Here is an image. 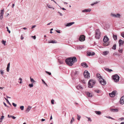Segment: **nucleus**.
<instances>
[{
	"instance_id": "nucleus-5",
	"label": "nucleus",
	"mask_w": 124,
	"mask_h": 124,
	"mask_svg": "<svg viewBox=\"0 0 124 124\" xmlns=\"http://www.w3.org/2000/svg\"><path fill=\"white\" fill-rule=\"evenodd\" d=\"M119 78V76L117 74L113 75V79L115 82H118Z\"/></svg>"
},
{
	"instance_id": "nucleus-2",
	"label": "nucleus",
	"mask_w": 124,
	"mask_h": 124,
	"mask_svg": "<svg viewBox=\"0 0 124 124\" xmlns=\"http://www.w3.org/2000/svg\"><path fill=\"white\" fill-rule=\"evenodd\" d=\"M108 40L109 39L106 35L104 36L103 41V45L104 46H107L109 45V43L108 42Z\"/></svg>"
},
{
	"instance_id": "nucleus-31",
	"label": "nucleus",
	"mask_w": 124,
	"mask_h": 124,
	"mask_svg": "<svg viewBox=\"0 0 124 124\" xmlns=\"http://www.w3.org/2000/svg\"><path fill=\"white\" fill-rule=\"evenodd\" d=\"M4 116H1V118H0V122H1L2 121V120L4 118Z\"/></svg>"
},
{
	"instance_id": "nucleus-16",
	"label": "nucleus",
	"mask_w": 124,
	"mask_h": 124,
	"mask_svg": "<svg viewBox=\"0 0 124 124\" xmlns=\"http://www.w3.org/2000/svg\"><path fill=\"white\" fill-rule=\"evenodd\" d=\"M75 23L74 22H72L70 23H68L67 24V25H66V26H70L73 24H74Z\"/></svg>"
},
{
	"instance_id": "nucleus-52",
	"label": "nucleus",
	"mask_w": 124,
	"mask_h": 124,
	"mask_svg": "<svg viewBox=\"0 0 124 124\" xmlns=\"http://www.w3.org/2000/svg\"><path fill=\"white\" fill-rule=\"evenodd\" d=\"M32 37L34 39H35L36 38V37L35 36H32Z\"/></svg>"
},
{
	"instance_id": "nucleus-40",
	"label": "nucleus",
	"mask_w": 124,
	"mask_h": 124,
	"mask_svg": "<svg viewBox=\"0 0 124 124\" xmlns=\"http://www.w3.org/2000/svg\"><path fill=\"white\" fill-rule=\"evenodd\" d=\"M106 117L107 118H108L111 119H113V120H114V119L113 118H112V117H110L109 116H106Z\"/></svg>"
},
{
	"instance_id": "nucleus-37",
	"label": "nucleus",
	"mask_w": 124,
	"mask_h": 124,
	"mask_svg": "<svg viewBox=\"0 0 124 124\" xmlns=\"http://www.w3.org/2000/svg\"><path fill=\"white\" fill-rule=\"evenodd\" d=\"M47 6L49 8H52V7H51V6L48 4H47Z\"/></svg>"
},
{
	"instance_id": "nucleus-23",
	"label": "nucleus",
	"mask_w": 124,
	"mask_h": 124,
	"mask_svg": "<svg viewBox=\"0 0 124 124\" xmlns=\"http://www.w3.org/2000/svg\"><path fill=\"white\" fill-rule=\"evenodd\" d=\"M113 38L114 39L116 40H117V36L116 35H115L114 34H113Z\"/></svg>"
},
{
	"instance_id": "nucleus-6",
	"label": "nucleus",
	"mask_w": 124,
	"mask_h": 124,
	"mask_svg": "<svg viewBox=\"0 0 124 124\" xmlns=\"http://www.w3.org/2000/svg\"><path fill=\"white\" fill-rule=\"evenodd\" d=\"M84 75L85 78H89L90 76V74L87 70H85L84 71Z\"/></svg>"
},
{
	"instance_id": "nucleus-38",
	"label": "nucleus",
	"mask_w": 124,
	"mask_h": 124,
	"mask_svg": "<svg viewBox=\"0 0 124 124\" xmlns=\"http://www.w3.org/2000/svg\"><path fill=\"white\" fill-rule=\"evenodd\" d=\"M118 51L120 53H122L123 52V50L119 49L118 50Z\"/></svg>"
},
{
	"instance_id": "nucleus-58",
	"label": "nucleus",
	"mask_w": 124,
	"mask_h": 124,
	"mask_svg": "<svg viewBox=\"0 0 124 124\" xmlns=\"http://www.w3.org/2000/svg\"><path fill=\"white\" fill-rule=\"evenodd\" d=\"M4 104L5 105V106L6 107H8V106L4 102Z\"/></svg>"
},
{
	"instance_id": "nucleus-12",
	"label": "nucleus",
	"mask_w": 124,
	"mask_h": 124,
	"mask_svg": "<svg viewBox=\"0 0 124 124\" xmlns=\"http://www.w3.org/2000/svg\"><path fill=\"white\" fill-rule=\"evenodd\" d=\"M81 66L83 67L86 68L88 67L87 64L85 62H84L81 64Z\"/></svg>"
},
{
	"instance_id": "nucleus-34",
	"label": "nucleus",
	"mask_w": 124,
	"mask_h": 124,
	"mask_svg": "<svg viewBox=\"0 0 124 124\" xmlns=\"http://www.w3.org/2000/svg\"><path fill=\"white\" fill-rule=\"evenodd\" d=\"M24 106H21L20 107V108L22 110H23L24 109Z\"/></svg>"
},
{
	"instance_id": "nucleus-26",
	"label": "nucleus",
	"mask_w": 124,
	"mask_h": 124,
	"mask_svg": "<svg viewBox=\"0 0 124 124\" xmlns=\"http://www.w3.org/2000/svg\"><path fill=\"white\" fill-rule=\"evenodd\" d=\"M4 9L1 10V13L0 14V15L1 16H3V15L4 14Z\"/></svg>"
},
{
	"instance_id": "nucleus-27",
	"label": "nucleus",
	"mask_w": 124,
	"mask_h": 124,
	"mask_svg": "<svg viewBox=\"0 0 124 124\" xmlns=\"http://www.w3.org/2000/svg\"><path fill=\"white\" fill-rule=\"evenodd\" d=\"M76 88L78 89H82V87L80 85H78L76 86Z\"/></svg>"
},
{
	"instance_id": "nucleus-29",
	"label": "nucleus",
	"mask_w": 124,
	"mask_h": 124,
	"mask_svg": "<svg viewBox=\"0 0 124 124\" xmlns=\"http://www.w3.org/2000/svg\"><path fill=\"white\" fill-rule=\"evenodd\" d=\"M108 52L107 51H105L103 52V54L104 55H106L108 53Z\"/></svg>"
},
{
	"instance_id": "nucleus-39",
	"label": "nucleus",
	"mask_w": 124,
	"mask_h": 124,
	"mask_svg": "<svg viewBox=\"0 0 124 124\" xmlns=\"http://www.w3.org/2000/svg\"><path fill=\"white\" fill-rule=\"evenodd\" d=\"M19 80H20V82H19V83L20 84L22 83V79L21 78H20L19 79Z\"/></svg>"
},
{
	"instance_id": "nucleus-33",
	"label": "nucleus",
	"mask_w": 124,
	"mask_h": 124,
	"mask_svg": "<svg viewBox=\"0 0 124 124\" xmlns=\"http://www.w3.org/2000/svg\"><path fill=\"white\" fill-rule=\"evenodd\" d=\"M28 86L30 87H31L33 86V83H32L29 84Z\"/></svg>"
},
{
	"instance_id": "nucleus-32",
	"label": "nucleus",
	"mask_w": 124,
	"mask_h": 124,
	"mask_svg": "<svg viewBox=\"0 0 124 124\" xmlns=\"http://www.w3.org/2000/svg\"><path fill=\"white\" fill-rule=\"evenodd\" d=\"M77 119L78 120H79L80 118L81 117V116L79 115L78 114L77 115Z\"/></svg>"
},
{
	"instance_id": "nucleus-24",
	"label": "nucleus",
	"mask_w": 124,
	"mask_h": 124,
	"mask_svg": "<svg viewBox=\"0 0 124 124\" xmlns=\"http://www.w3.org/2000/svg\"><path fill=\"white\" fill-rule=\"evenodd\" d=\"M95 112L98 115H100L101 114V113L100 111H95Z\"/></svg>"
},
{
	"instance_id": "nucleus-30",
	"label": "nucleus",
	"mask_w": 124,
	"mask_h": 124,
	"mask_svg": "<svg viewBox=\"0 0 124 124\" xmlns=\"http://www.w3.org/2000/svg\"><path fill=\"white\" fill-rule=\"evenodd\" d=\"M30 78V81L31 82H32L33 83H34L35 82V81L33 78H31V77Z\"/></svg>"
},
{
	"instance_id": "nucleus-51",
	"label": "nucleus",
	"mask_w": 124,
	"mask_h": 124,
	"mask_svg": "<svg viewBox=\"0 0 124 124\" xmlns=\"http://www.w3.org/2000/svg\"><path fill=\"white\" fill-rule=\"evenodd\" d=\"M119 119L121 120H124V118L123 117H121L119 118Z\"/></svg>"
},
{
	"instance_id": "nucleus-1",
	"label": "nucleus",
	"mask_w": 124,
	"mask_h": 124,
	"mask_svg": "<svg viewBox=\"0 0 124 124\" xmlns=\"http://www.w3.org/2000/svg\"><path fill=\"white\" fill-rule=\"evenodd\" d=\"M77 61V60L75 57L69 58L65 60L66 64L70 66H71L74 63Z\"/></svg>"
},
{
	"instance_id": "nucleus-56",
	"label": "nucleus",
	"mask_w": 124,
	"mask_h": 124,
	"mask_svg": "<svg viewBox=\"0 0 124 124\" xmlns=\"http://www.w3.org/2000/svg\"><path fill=\"white\" fill-rule=\"evenodd\" d=\"M0 19L1 20L2 19V18H3V16H0Z\"/></svg>"
},
{
	"instance_id": "nucleus-62",
	"label": "nucleus",
	"mask_w": 124,
	"mask_h": 124,
	"mask_svg": "<svg viewBox=\"0 0 124 124\" xmlns=\"http://www.w3.org/2000/svg\"><path fill=\"white\" fill-rule=\"evenodd\" d=\"M45 119H41V121H45Z\"/></svg>"
},
{
	"instance_id": "nucleus-8",
	"label": "nucleus",
	"mask_w": 124,
	"mask_h": 124,
	"mask_svg": "<svg viewBox=\"0 0 124 124\" xmlns=\"http://www.w3.org/2000/svg\"><path fill=\"white\" fill-rule=\"evenodd\" d=\"M79 40L81 41H83L85 40V36L84 35H81L79 39Z\"/></svg>"
},
{
	"instance_id": "nucleus-53",
	"label": "nucleus",
	"mask_w": 124,
	"mask_h": 124,
	"mask_svg": "<svg viewBox=\"0 0 124 124\" xmlns=\"http://www.w3.org/2000/svg\"><path fill=\"white\" fill-rule=\"evenodd\" d=\"M36 25H34L31 28L32 29H33V28H35L36 27Z\"/></svg>"
},
{
	"instance_id": "nucleus-47",
	"label": "nucleus",
	"mask_w": 124,
	"mask_h": 124,
	"mask_svg": "<svg viewBox=\"0 0 124 124\" xmlns=\"http://www.w3.org/2000/svg\"><path fill=\"white\" fill-rule=\"evenodd\" d=\"M121 35L124 38V32L121 33Z\"/></svg>"
},
{
	"instance_id": "nucleus-45",
	"label": "nucleus",
	"mask_w": 124,
	"mask_h": 124,
	"mask_svg": "<svg viewBox=\"0 0 124 124\" xmlns=\"http://www.w3.org/2000/svg\"><path fill=\"white\" fill-rule=\"evenodd\" d=\"M12 104L15 107H16V104L14 103H13Z\"/></svg>"
},
{
	"instance_id": "nucleus-9",
	"label": "nucleus",
	"mask_w": 124,
	"mask_h": 124,
	"mask_svg": "<svg viewBox=\"0 0 124 124\" xmlns=\"http://www.w3.org/2000/svg\"><path fill=\"white\" fill-rule=\"evenodd\" d=\"M87 55L88 56H92L94 55L95 54V53L94 52L87 51Z\"/></svg>"
},
{
	"instance_id": "nucleus-49",
	"label": "nucleus",
	"mask_w": 124,
	"mask_h": 124,
	"mask_svg": "<svg viewBox=\"0 0 124 124\" xmlns=\"http://www.w3.org/2000/svg\"><path fill=\"white\" fill-rule=\"evenodd\" d=\"M42 81L44 83V84L45 85H47H47L46 83L44 81L43 79H42Z\"/></svg>"
},
{
	"instance_id": "nucleus-36",
	"label": "nucleus",
	"mask_w": 124,
	"mask_h": 124,
	"mask_svg": "<svg viewBox=\"0 0 124 124\" xmlns=\"http://www.w3.org/2000/svg\"><path fill=\"white\" fill-rule=\"evenodd\" d=\"M6 42V41H5L3 40H2V43L5 46L6 45V44H5Z\"/></svg>"
},
{
	"instance_id": "nucleus-50",
	"label": "nucleus",
	"mask_w": 124,
	"mask_h": 124,
	"mask_svg": "<svg viewBox=\"0 0 124 124\" xmlns=\"http://www.w3.org/2000/svg\"><path fill=\"white\" fill-rule=\"evenodd\" d=\"M0 73L2 74V75H3V73L4 72L3 70H1L0 71Z\"/></svg>"
},
{
	"instance_id": "nucleus-55",
	"label": "nucleus",
	"mask_w": 124,
	"mask_h": 124,
	"mask_svg": "<svg viewBox=\"0 0 124 124\" xmlns=\"http://www.w3.org/2000/svg\"><path fill=\"white\" fill-rule=\"evenodd\" d=\"M7 102L9 104V105H11V104L9 102V101H8V100L7 101Z\"/></svg>"
},
{
	"instance_id": "nucleus-3",
	"label": "nucleus",
	"mask_w": 124,
	"mask_h": 124,
	"mask_svg": "<svg viewBox=\"0 0 124 124\" xmlns=\"http://www.w3.org/2000/svg\"><path fill=\"white\" fill-rule=\"evenodd\" d=\"M101 33L99 29H96L95 31V37L96 39H99L101 37Z\"/></svg>"
},
{
	"instance_id": "nucleus-28",
	"label": "nucleus",
	"mask_w": 124,
	"mask_h": 124,
	"mask_svg": "<svg viewBox=\"0 0 124 124\" xmlns=\"http://www.w3.org/2000/svg\"><path fill=\"white\" fill-rule=\"evenodd\" d=\"M116 44H115L112 47V48L114 50H115L116 49Z\"/></svg>"
},
{
	"instance_id": "nucleus-64",
	"label": "nucleus",
	"mask_w": 124,
	"mask_h": 124,
	"mask_svg": "<svg viewBox=\"0 0 124 124\" xmlns=\"http://www.w3.org/2000/svg\"><path fill=\"white\" fill-rule=\"evenodd\" d=\"M120 124H124V122H122Z\"/></svg>"
},
{
	"instance_id": "nucleus-14",
	"label": "nucleus",
	"mask_w": 124,
	"mask_h": 124,
	"mask_svg": "<svg viewBox=\"0 0 124 124\" xmlns=\"http://www.w3.org/2000/svg\"><path fill=\"white\" fill-rule=\"evenodd\" d=\"M119 46H120L121 45H123L124 43V42L121 39H120L119 41Z\"/></svg>"
},
{
	"instance_id": "nucleus-44",
	"label": "nucleus",
	"mask_w": 124,
	"mask_h": 124,
	"mask_svg": "<svg viewBox=\"0 0 124 124\" xmlns=\"http://www.w3.org/2000/svg\"><path fill=\"white\" fill-rule=\"evenodd\" d=\"M54 100H52L51 101V103L53 104H54Z\"/></svg>"
},
{
	"instance_id": "nucleus-59",
	"label": "nucleus",
	"mask_w": 124,
	"mask_h": 124,
	"mask_svg": "<svg viewBox=\"0 0 124 124\" xmlns=\"http://www.w3.org/2000/svg\"><path fill=\"white\" fill-rule=\"evenodd\" d=\"M58 12L60 14V16H62V14L61 13H60L59 12Z\"/></svg>"
},
{
	"instance_id": "nucleus-57",
	"label": "nucleus",
	"mask_w": 124,
	"mask_h": 124,
	"mask_svg": "<svg viewBox=\"0 0 124 124\" xmlns=\"http://www.w3.org/2000/svg\"><path fill=\"white\" fill-rule=\"evenodd\" d=\"M56 31L57 32L59 33H60V32L59 31L56 30Z\"/></svg>"
},
{
	"instance_id": "nucleus-25",
	"label": "nucleus",
	"mask_w": 124,
	"mask_h": 124,
	"mask_svg": "<svg viewBox=\"0 0 124 124\" xmlns=\"http://www.w3.org/2000/svg\"><path fill=\"white\" fill-rule=\"evenodd\" d=\"M105 70L109 72H110L112 71V70L109 69L107 68H105Z\"/></svg>"
},
{
	"instance_id": "nucleus-15",
	"label": "nucleus",
	"mask_w": 124,
	"mask_h": 124,
	"mask_svg": "<svg viewBox=\"0 0 124 124\" xmlns=\"http://www.w3.org/2000/svg\"><path fill=\"white\" fill-rule=\"evenodd\" d=\"M86 94L89 97H92L93 96V95L92 93H91L89 92H87Z\"/></svg>"
},
{
	"instance_id": "nucleus-42",
	"label": "nucleus",
	"mask_w": 124,
	"mask_h": 124,
	"mask_svg": "<svg viewBox=\"0 0 124 124\" xmlns=\"http://www.w3.org/2000/svg\"><path fill=\"white\" fill-rule=\"evenodd\" d=\"M98 2H97V1H96V2H95L94 3H93V4H91V6H93V5H94L95 4H97Z\"/></svg>"
},
{
	"instance_id": "nucleus-4",
	"label": "nucleus",
	"mask_w": 124,
	"mask_h": 124,
	"mask_svg": "<svg viewBox=\"0 0 124 124\" xmlns=\"http://www.w3.org/2000/svg\"><path fill=\"white\" fill-rule=\"evenodd\" d=\"M95 83V80L92 79L90 80L88 82V87L89 88H92Z\"/></svg>"
},
{
	"instance_id": "nucleus-21",
	"label": "nucleus",
	"mask_w": 124,
	"mask_h": 124,
	"mask_svg": "<svg viewBox=\"0 0 124 124\" xmlns=\"http://www.w3.org/2000/svg\"><path fill=\"white\" fill-rule=\"evenodd\" d=\"M111 111L113 112H117L118 111V110L117 108L112 109H111Z\"/></svg>"
},
{
	"instance_id": "nucleus-22",
	"label": "nucleus",
	"mask_w": 124,
	"mask_h": 124,
	"mask_svg": "<svg viewBox=\"0 0 124 124\" xmlns=\"http://www.w3.org/2000/svg\"><path fill=\"white\" fill-rule=\"evenodd\" d=\"M49 43H57V42L55 40H52L51 41H49L48 42Z\"/></svg>"
},
{
	"instance_id": "nucleus-35",
	"label": "nucleus",
	"mask_w": 124,
	"mask_h": 124,
	"mask_svg": "<svg viewBox=\"0 0 124 124\" xmlns=\"http://www.w3.org/2000/svg\"><path fill=\"white\" fill-rule=\"evenodd\" d=\"M74 117H72V119H71V121H70L71 123V124H72L73 122L74 121Z\"/></svg>"
},
{
	"instance_id": "nucleus-60",
	"label": "nucleus",
	"mask_w": 124,
	"mask_h": 124,
	"mask_svg": "<svg viewBox=\"0 0 124 124\" xmlns=\"http://www.w3.org/2000/svg\"><path fill=\"white\" fill-rule=\"evenodd\" d=\"M6 28H7V31H8L9 30V29H8V27H6Z\"/></svg>"
},
{
	"instance_id": "nucleus-61",
	"label": "nucleus",
	"mask_w": 124,
	"mask_h": 124,
	"mask_svg": "<svg viewBox=\"0 0 124 124\" xmlns=\"http://www.w3.org/2000/svg\"><path fill=\"white\" fill-rule=\"evenodd\" d=\"M11 115H8V117H9V118L10 117H11Z\"/></svg>"
},
{
	"instance_id": "nucleus-41",
	"label": "nucleus",
	"mask_w": 124,
	"mask_h": 124,
	"mask_svg": "<svg viewBox=\"0 0 124 124\" xmlns=\"http://www.w3.org/2000/svg\"><path fill=\"white\" fill-rule=\"evenodd\" d=\"M86 117L88 118V121H90V122L92 121V120L90 118L88 117Z\"/></svg>"
},
{
	"instance_id": "nucleus-13",
	"label": "nucleus",
	"mask_w": 124,
	"mask_h": 124,
	"mask_svg": "<svg viewBox=\"0 0 124 124\" xmlns=\"http://www.w3.org/2000/svg\"><path fill=\"white\" fill-rule=\"evenodd\" d=\"M112 16L115 17H120V15L119 14H112Z\"/></svg>"
},
{
	"instance_id": "nucleus-48",
	"label": "nucleus",
	"mask_w": 124,
	"mask_h": 124,
	"mask_svg": "<svg viewBox=\"0 0 124 124\" xmlns=\"http://www.w3.org/2000/svg\"><path fill=\"white\" fill-rule=\"evenodd\" d=\"M46 72L47 74H48L49 75H50L51 74V73L49 72L48 71H46Z\"/></svg>"
},
{
	"instance_id": "nucleus-20",
	"label": "nucleus",
	"mask_w": 124,
	"mask_h": 124,
	"mask_svg": "<svg viewBox=\"0 0 124 124\" xmlns=\"http://www.w3.org/2000/svg\"><path fill=\"white\" fill-rule=\"evenodd\" d=\"M10 63H9L7 65V72H8L9 70V69L10 67Z\"/></svg>"
},
{
	"instance_id": "nucleus-54",
	"label": "nucleus",
	"mask_w": 124,
	"mask_h": 124,
	"mask_svg": "<svg viewBox=\"0 0 124 124\" xmlns=\"http://www.w3.org/2000/svg\"><path fill=\"white\" fill-rule=\"evenodd\" d=\"M23 38H24L23 37L22 35L21 37V39L22 40L23 39Z\"/></svg>"
},
{
	"instance_id": "nucleus-43",
	"label": "nucleus",
	"mask_w": 124,
	"mask_h": 124,
	"mask_svg": "<svg viewBox=\"0 0 124 124\" xmlns=\"http://www.w3.org/2000/svg\"><path fill=\"white\" fill-rule=\"evenodd\" d=\"M95 92H96L98 93H99V92H100L99 90H95Z\"/></svg>"
},
{
	"instance_id": "nucleus-7",
	"label": "nucleus",
	"mask_w": 124,
	"mask_h": 124,
	"mask_svg": "<svg viewBox=\"0 0 124 124\" xmlns=\"http://www.w3.org/2000/svg\"><path fill=\"white\" fill-rule=\"evenodd\" d=\"M100 83L103 85H105L106 84V81L102 78L101 79H99V80Z\"/></svg>"
},
{
	"instance_id": "nucleus-46",
	"label": "nucleus",
	"mask_w": 124,
	"mask_h": 124,
	"mask_svg": "<svg viewBox=\"0 0 124 124\" xmlns=\"http://www.w3.org/2000/svg\"><path fill=\"white\" fill-rule=\"evenodd\" d=\"M11 117H12L13 119H15L16 118V117L13 116H11Z\"/></svg>"
},
{
	"instance_id": "nucleus-11",
	"label": "nucleus",
	"mask_w": 124,
	"mask_h": 124,
	"mask_svg": "<svg viewBox=\"0 0 124 124\" xmlns=\"http://www.w3.org/2000/svg\"><path fill=\"white\" fill-rule=\"evenodd\" d=\"M120 102L121 104H123L124 103V96H122L120 98Z\"/></svg>"
},
{
	"instance_id": "nucleus-17",
	"label": "nucleus",
	"mask_w": 124,
	"mask_h": 124,
	"mask_svg": "<svg viewBox=\"0 0 124 124\" xmlns=\"http://www.w3.org/2000/svg\"><path fill=\"white\" fill-rule=\"evenodd\" d=\"M91 10V9H85V10H83L82 11V12H90Z\"/></svg>"
},
{
	"instance_id": "nucleus-10",
	"label": "nucleus",
	"mask_w": 124,
	"mask_h": 124,
	"mask_svg": "<svg viewBox=\"0 0 124 124\" xmlns=\"http://www.w3.org/2000/svg\"><path fill=\"white\" fill-rule=\"evenodd\" d=\"M116 92V91H113L111 93H109V95L111 97H114L115 95V94Z\"/></svg>"
},
{
	"instance_id": "nucleus-63",
	"label": "nucleus",
	"mask_w": 124,
	"mask_h": 124,
	"mask_svg": "<svg viewBox=\"0 0 124 124\" xmlns=\"http://www.w3.org/2000/svg\"><path fill=\"white\" fill-rule=\"evenodd\" d=\"M15 6V4H13L12 5V7L13 8Z\"/></svg>"
},
{
	"instance_id": "nucleus-19",
	"label": "nucleus",
	"mask_w": 124,
	"mask_h": 124,
	"mask_svg": "<svg viewBox=\"0 0 124 124\" xmlns=\"http://www.w3.org/2000/svg\"><path fill=\"white\" fill-rule=\"evenodd\" d=\"M96 77L98 78H99L98 80H99V79H101V78H102V77L100 76V75L98 73H97L96 74Z\"/></svg>"
},
{
	"instance_id": "nucleus-18",
	"label": "nucleus",
	"mask_w": 124,
	"mask_h": 124,
	"mask_svg": "<svg viewBox=\"0 0 124 124\" xmlns=\"http://www.w3.org/2000/svg\"><path fill=\"white\" fill-rule=\"evenodd\" d=\"M31 107L29 106H28L26 110V111L27 112H29V111L31 109Z\"/></svg>"
}]
</instances>
